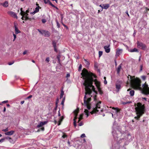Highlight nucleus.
Segmentation results:
<instances>
[{"label": "nucleus", "instance_id": "obj_1", "mask_svg": "<svg viewBox=\"0 0 149 149\" xmlns=\"http://www.w3.org/2000/svg\"><path fill=\"white\" fill-rule=\"evenodd\" d=\"M81 75L83 79L84 80L83 85L85 86L86 95H91L92 91L94 92L96 94H97V92L95 90V87L93 85L94 79L93 77L96 78V76L92 72H89L87 70L84 68L82 70Z\"/></svg>", "mask_w": 149, "mask_h": 149}, {"label": "nucleus", "instance_id": "obj_2", "mask_svg": "<svg viewBox=\"0 0 149 149\" xmlns=\"http://www.w3.org/2000/svg\"><path fill=\"white\" fill-rule=\"evenodd\" d=\"M127 78L130 82L131 87L134 89H138L141 88V81L138 78H135V76L128 75Z\"/></svg>", "mask_w": 149, "mask_h": 149}, {"label": "nucleus", "instance_id": "obj_3", "mask_svg": "<svg viewBox=\"0 0 149 149\" xmlns=\"http://www.w3.org/2000/svg\"><path fill=\"white\" fill-rule=\"evenodd\" d=\"M137 107L135 108L137 116H135V119L137 120H139L140 117L144 113L145 111V106L144 104L142 105L140 102L137 104Z\"/></svg>", "mask_w": 149, "mask_h": 149}, {"label": "nucleus", "instance_id": "obj_4", "mask_svg": "<svg viewBox=\"0 0 149 149\" xmlns=\"http://www.w3.org/2000/svg\"><path fill=\"white\" fill-rule=\"evenodd\" d=\"M21 12L20 14L22 16L21 18L23 20H26L28 19V17L27 16L28 10H26V12H24L22 10V8L20 9Z\"/></svg>", "mask_w": 149, "mask_h": 149}, {"label": "nucleus", "instance_id": "obj_5", "mask_svg": "<svg viewBox=\"0 0 149 149\" xmlns=\"http://www.w3.org/2000/svg\"><path fill=\"white\" fill-rule=\"evenodd\" d=\"M101 103V101H100L96 104L95 107L94 108L92 111L90 112V113L91 114L96 113L99 111V110L97 109L100 108V104Z\"/></svg>", "mask_w": 149, "mask_h": 149}, {"label": "nucleus", "instance_id": "obj_6", "mask_svg": "<svg viewBox=\"0 0 149 149\" xmlns=\"http://www.w3.org/2000/svg\"><path fill=\"white\" fill-rule=\"evenodd\" d=\"M143 92L144 94L146 95L149 94V88L147 84L145 82L143 85Z\"/></svg>", "mask_w": 149, "mask_h": 149}, {"label": "nucleus", "instance_id": "obj_7", "mask_svg": "<svg viewBox=\"0 0 149 149\" xmlns=\"http://www.w3.org/2000/svg\"><path fill=\"white\" fill-rule=\"evenodd\" d=\"M94 81L95 82L96 86L97 88L98 91H99L100 94V95H102L103 94V92L100 87V85L99 82L97 81L96 79L94 80Z\"/></svg>", "mask_w": 149, "mask_h": 149}, {"label": "nucleus", "instance_id": "obj_8", "mask_svg": "<svg viewBox=\"0 0 149 149\" xmlns=\"http://www.w3.org/2000/svg\"><path fill=\"white\" fill-rule=\"evenodd\" d=\"M136 44L137 47L139 48L144 50L146 48L145 45L143 44L142 42L137 41Z\"/></svg>", "mask_w": 149, "mask_h": 149}, {"label": "nucleus", "instance_id": "obj_9", "mask_svg": "<svg viewBox=\"0 0 149 149\" xmlns=\"http://www.w3.org/2000/svg\"><path fill=\"white\" fill-rule=\"evenodd\" d=\"M86 95H85L84 99V103L85 104H90L89 103L90 102L91 100V97H89L87 99L86 97Z\"/></svg>", "mask_w": 149, "mask_h": 149}, {"label": "nucleus", "instance_id": "obj_10", "mask_svg": "<svg viewBox=\"0 0 149 149\" xmlns=\"http://www.w3.org/2000/svg\"><path fill=\"white\" fill-rule=\"evenodd\" d=\"M8 14L11 17L17 19V16L16 13L12 11H8L7 12Z\"/></svg>", "mask_w": 149, "mask_h": 149}, {"label": "nucleus", "instance_id": "obj_11", "mask_svg": "<svg viewBox=\"0 0 149 149\" xmlns=\"http://www.w3.org/2000/svg\"><path fill=\"white\" fill-rule=\"evenodd\" d=\"M0 5L4 7L7 8L8 6V2L7 1H5L3 3H1Z\"/></svg>", "mask_w": 149, "mask_h": 149}, {"label": "nucleus", "instance_id": "obj_12", "mask_svg": "<svg viewBox=\"0 0 149 149\" xmlns=\"http://www.w3.org/2000/svg\"><path fill=\"white\" fill-rule=\"evenodd\" d=\"M15 132V131L11 130L10 131H8L6 132H5L4 134L6 135L10 136L13 135Z\"/></svg>", "mask_w": 149, "mask_h": 149}, {"label": "nucleus", "instance_id": "obj_13", "mask_svg": "<svg viewBox=\"0 0 149 149\" xmlns=\"http://www.w3.org/2000/svg\"><path fill=\"white\" fill-rule=\"evenodd\" d=\"M47 123V121H44L43 122H40V123L37 126L38 128L42 127L43 125L46 124Z\"/></svg>", "mask_w": 149, "mask_h": 149}, {"label": "nucleus", "instance_id": "obj_14", "mask_svg": "<svg viewBox=\"0 0 149 149\" xmlns=\"http://www.w3.org/2000/svg\"><path fill=\"white\" fill-rule=\"evenodd\" d=\"M14 27L15 28V32L16 34H17L20 32V31L18 30L17 26V24L15 23H14Z\"/></svg>", "mask_w": 149, "mask_h": 149}, {"label": "nucleus", "instance_id": "obj_15", "mask_svg": "<svg viewBox=\"0 0 149 149\" xmlns=\"http://www.w3.org/2000/svg\"><path fill=\"white\" fill-rule=\"evenodd\" d=\"M40 7L38 6L37 7H36L35 8V10L33 12H31L30 14L33 15L36 13L38 12L39 11Z\"/></svg>", "mask_w": 149, "mask_h": 149}, {"label": "nucleus", "instance_id": "obj_16", "mask_svg": "<svg viewBox=\"0 0 149 149\" xmlns=\"http://www.w3.org/2000/svg\"><path fill=\"white\" fill-rule=\"evenodd\" d=\"M123 50L122 49H117L116 52V54L118 56L120 55L122 53Z\"/></svg>", "mask_w": 149, "mask_h": 149}, {"label": "nucleus", "instance_id": "obj_17", "mask_svg": "<svg viewBox=\"0 0 149 149\" xmlns=\"http://www.w3.org/2000/svg\"><path fill=\"white\" fill-rule=\"evenodd\" d=\"M104 48L105 50V52L107 53H109L110 51V49L109 48V46H105L104 47Z\"/></svg>", "mask_w": 149, "mask_h": 149}, {"label": "nucleus", "instance_id": "obj_18", "mask_svg": "<svg viewBox=\"0 0 149 149\" xmlns=\"http://www.w3.org/2000/svg\"><path fill=\"white\" fill-rule=\"evenodd\" d=\"M43 34L46 37H48L50 36V33L49 31H46L45 30L43 31Z\"/></svg>", "mask_w": 149, "mask_h": 149}, {"label": "nucleus", "instance_id": "obj_19", "mask_svg": "<svg viewBox=\"0 0 149 149\" xmlns=\"http://www.w3.org/2000/svg\"><path fill=\"white\" fill-rule=\"evenodd\" d=\"M52 45L54 47V51L55 52H57V50L56 49V42L55 41H53L52 42Z\"/></svg>", "mask_w": 149, "mask_h": 149}, {"label": "nucleus", "instance_id": "obj_20", "mask_svg": "<svg viewBox=\"0 0 149 149\" xmlns=\"http://www.w3.org/2000/svg\"><path fill=\"white\" fill-rule=\"evenodd\" d=\"M64 118L63 116H62L60 118V119L58 122V125H59L61 124V123L63 120V119H64Z\"/></svg>", "mask_w": 149, "mask_h": 149}, {"label": "nucleus", "instance_id": "obj_21", "mask_svg": "<svg viewBox=\"0 0 149 149\" xmlns=\"http://www.w3.org/2000/svg\"><path fill=\"white\" fill-rule=\"evenodd\" d=\"M79 108H77L76 110H75L74 111V115H78V114L79 111Z\"/></svg>", "mask_w": 149, "mask_h": 149}, {"label": "nucleus", "instance_id": "obj_22", "mask_svg": "<svg viewBox=\"0 0 149 149\" xmlns=\"http://www.w3.org/2000/svg\"><path fill=\"white\" fill-rule=\"evenodd\" d=\"M103 8L105 9H107L110 6L109 4H103Z\"/></svg>", "mask_w": 149, "mask_h": 149}, {"label": "nucleus", "instance_id": "obj_23", "mask_svg": "<svg viewBox=\"0 0 149 149\" xmlns=\"http://www.w3.org/2000/svg\"><path fill=\"white\" fill-rule=\"evenodd\" d=\"M121 66H122V64H120L118 66V68L117 69V72L118 74L119 73L120 71V69L121 68Z\"/></svg>", "mask_w": 149, "mask_h": 149}, {"label": "nucleus", "instance_id": "obj_24", "mask_svg": "<svg viewBox=\"0 0 149 149\" xmlns=\"http://www.w3.org/2000/svg\"><path fill=\"white\" fill-rule=\"evenodd\" d=\"M134 94V91L133 90H131L130 92V94L131 96H133Z\"/></svg>", "mask_w": 149, "mask_h": 149}, {"label": "nucleus", "instance_id": "obj_25", "mask_svg": "<svg viewBox=\"0 0 149 149\" xmlns=\"http://www.w3.org/2000/svg\"><path fill=\"white\" fill-rule=\"evenodd\" d=\"M84 112L87 116V117H88L89 116V111L87 109H85L84 110Z\"/></svg>", "mask_w": 149, "mask_h": 149}, {"label": "nucleus", "instance_id": "obj_26", "mask_svg": "<svg viewBox=\"0 0 149 149\" xmlns=\"http://www.w3.org/2000/svg\"><path fill=\"white\" fill-rule=\"evenodd\" d=\"M83 114H81L80 115L79 117V118L78 122H79L81 119H83Z\"/></svg>", "mask_w": 149, "mask_h": 149}, {"label": "nucleus", "instance_id": "obj_27", "mask_svg": "<svg viewBox=\"0 0 149 149\" xmlns=\"http://www.w3.org/2000/svg\"><path fill=\"white\" fill-rule=\"evenodd\" d=\"M130 52H138V50L137 49L134 48L133 49H131Z\"/></svg>", "mask_w": 149, "mask_h": 149}, {"label": "nucleus", "instance_id": "obj_28", "mask_svg": "<svg viewBox=\"0 0 149 149\" xmlns=\"http://www.w3.org/2000/svg\"><path fill=\"white\" fill-rule=\"evenodd\" d=\"M143 24V27H145V26L147 24L146 22H145V21H143V22H139V25H140V24Z\"/></svg>", "mask_w": 149, "mask_h": 149}, {"label": "nucleus", "instance_id": "obj_29", "mask_svg": "<svg viewBox=\"0 0 149 149\" xmlns=\"http://www.w3.org/2000/svg\"><path fill=\"white\" fill-rule=\"evenodd\" d=\"M121 86L120 84H117L116 85V88L117 89H118V91H119V89L120 88Z\"/></svg>", "mask_w": 149, "mask_h": 149}, {"label": "nucleus", "instance_id": "obj_30", "mask_svg": "<svg viewBox=\"0 0 149 149\" xmlns=\"http://www.w3.org/2000/svg\"><path fill=\"white\" fill-rule=\"evenodd\" d=\"M112 109H115L116 110V112L117 113L118 112L120 111V109L118 108H117V107L115 108V107H113Z\"/></svg>", "mask_w": 149, "mask_h": 149}, {"label": "nucleus", "instance_id": "obj_31", "mask_svg": "<svg viewBox=\"0 0 149 149\" xmlns=\"http://www.w3.org/2000/svg\"><path fill=\"white\" fill-rule=\"evenodd\" d=\"M10 143H14L15 142V141L11 138L8 141Z\"/></svg>", "mask_w": 149, "mask_h": 149}, {"label": "nucleus", "instance_id": "obj_32", "mask_svg": "<svg viewBox=\"0 0 149 149\" xmlns=\"http://www.w3.org/2000/svg\"><path fill=\"white\" fill-rule=\"evenodd\" d=\"M87 107V109L89 110L91 108V104H85Z\"/></svg>", "mask_w": 149, "mask_h": 149}, {"label": "nucleus", "instance_id": "obj_33", "mask_svg": "<svg viewBox=\"0 0 149 149\" xmlns=\"http://www.w3.org/2000/svg\"><path fill=\"white\" fill-rule=\"evenodd\" d=\"M45 130L44 127H42L40 128L37 131V132H39L40 130L44 131Z\"/></svg>", "mask_w": 149, "mask_h": 149}, {"label": "nucleus", "instance_id": "obj_34", "mask_svg": "<svg viewBox=\"0 0 149 149\" xmlns=\"http://www.w3.org/2000/svg\"><path fill=\"white\" fill-rule=\"evenodd\" d=\"M64 92L62 91H61V94L60 96V99H61V98H62L63 96L64 95Z\"/></svg>", "mask_w": 149, "mask_h": 149}, {"label": "nucleus", "instance_id": "obj_35", "mask_svg": "<svg viewBox=\"0 0 149 149\" xmlns=\"http://www.w3.org/2000/svg\"><path fill=\"white\" fill-rule=\"evenodd\" d=\"M62 137L64 139L67 138L68 137V136L66 135L65 134L63 133V135Z\"/></svg>", "mask_w": 149, "mask_h": 149}, {"label": "nucleus", "instance_id": "obj_36", "mask_svg": "<svg viewBox=\"0 0 149 149\" xmlns=\"http://www.w3.org/2000/svg\"><path fill=\"white\" fill-rule=\"evenodd\" d=\"M94 66L95 68L97 69L98 68V64L96 62H95L94 65Z\"/></svg>", "mask_w": 149, "mask_h": 149}, {"label": "nucleus", "instance_id": "obj_37", "mask_svg": "<svg viewBox=\"0 0 149 149\" xmlns=\"http://www.w3.org/2000/svg\"><path fill=\"white\" fill-rule=\"evenodd\" d=\"M84 60L85 61V63H86V64L87 65H89V64H90V63H89V62L87 61L86 59H84Z\"/></svg>", "mask_w": 149, "mask_h": 149}, {"label": "nucleus", "instance_id": "obj_38", "mask_svg": "<svg viewBox=\"0 0 149 149\" xmlns=\"http://www.w3.org/2000/svg\"><path fill=\"white\" fill-rule=\"evenodd\" d=\"M8 130H9L8 128V127H7L5 129L3 130L2 131L3 132H8Z\"/></svg>", "mask_w": 149, "mask_h": 149}, {"label": "nucleus", "instance_id": "obj_39", "mask_svg": "<svg viewBox=\"0 0 149 149\" xmlns=\"http://www.w3.org/2000/svg\"><path fill=\"white\" fill-rule=\"evenodd\" d=\"M38 30L40 32V34H43V31H44L43 30H42V31H40L39 29H38Z\"/></svg>", "mask_w": 149, "mask_h": 149}, {"label": "nucleus", "instance_id": "obj_40", "mask_svg": "<svg viewBox=\"0 0 149 149\" xmlns=\"http://www.w3.org/2000/svg\"><path fill=\"white\" fill-rule=\"evenodd\" d=\"M14 61H12V62H9L8 63V64L9 65H12V64H13V63H14Z\"/></svg>", "mask_w": 149, "mask_h": 149}, {"label": "nucleus", "instance_id": "obj_41", "mask_svg": "<svg viewBox=\"0 0 149 149\" xmlns=\"http://www.w3.org/2000/svg\"><path fill=\"white\" fill-rule=\"evenodd\" d=\"M56 23L57 24V26L58 27V28H59L60 27V25L59 24V23L58 22L57 20H56Z\"/></svg>", "mask_w": 149, "mask_h": 149}, {"label": "nucleus", "instance_id": "obj_42", "mask_svg": "<svg viewBox=\"0 0 149 149\" xmlns=\"http://www.w3.org/2000/svg\"><path fill=\"white\" fill-rule=\"evenodd\" d=\"M103 52L101 51H99V56H101Z\"/></svg>", "mask_w": 149, "mask_h": 149}, {"label": "nucleus", "instance_id": "obj_43", "mask_svg": "<svg viewBox=\"0 0 149 149\" xmlns=\"http://www.w3.org/2000/svg\"><path fill=\"white\" fill-rule=\"evenodd\" d=\"M81 68H82V65L81 64H80L79 66V69H78V71H80L81 70Z\"/></svg>", "mask_w": 149, "mask_h": 149}, {"label": "nucleus", "instance_id": "obj_44", "mask_svg": "<svg viewBox=\"0 0 149 149\" xmlns=\"http://www.w3.org/2000/svg\"><path fill=\"white\" fill-rule=\"evenodd\" d=\"M77 115H74V119H73L74 121H76V120L77 118Z\"/></svg>", "mask_w": 149, "mask_h": 149}, {"label": "nucleus", "instance_id": "obj_45", "mask_svg": "<svg viewBox=\"0 0 149 149\" xmlns=\"http://www.w3.org/2000/svg\"><path fill=\"white\" fill-rule=\"evenodd\" d=\"M65 100V99L64 98L63 99V100H62V101L61 102V104L63 105H64V102Z\"/></svg>", "mask_w": 149, "mask_h": 149}, {"label": "nucleus", "instance_id": "obj_46", "mask_svg": "<svg viewBox=\"0 0 149 149\" xmlns=\"http://www.w3.org/2000/svg\"><path fill=\"white\" fill-rule=\"evenodd\" d=\"M143 65H141L140 66V71L141 72L142 70V68H143Z\"/></svg>", "mask_w": 149, "mask_h": 149}, {"label": "nucleus", "instance_id": "obj_47", "mask_svg": "<svg viewBox=\"0 0 149 149\" xmlns=\"http://www.w3.org/2000/svg\"><path fill=\"white\" fill-rule=\"evenodd\" d=\"M42 21L43 23H44L46 22V20L45 19H42Z\"/></svg>", "mask_w": 149, "mask_h": 149}, {"label": "nucleus", "instance_id": "obj_48", "mask_svg": "<svg viewBox=\"0 0 149 149\" xmlns=\"http://www.w3.org/2000/svg\"><path fill=\"white\" fill-rule=\"evenodd\" d=\"M43 1H44V3L46 4L49 1V0H43Z\"/></svg>", "mask_w": 149, "mask_h": 149}, {"label": "nucleus", "instance_id": "obj_49", "mask_svg": "<svg viewBox=\"0 0 149 149\" xmlns=\"http://www.w3.org/2000/svg\"><path fill=\"white\" fill-rule=\"evenodd\" d=\"M13 36L14 38V39L13 40V41H14L15 40V39L16 38V35H15V34H14V33L13 34Z\"/></svg>", "mask_w": 149, "mask_h": 149}, {"label": "nucleus", "instance_id": "obj_50", "mask_svg": "<svg viewBox=\"0 0 149 149\" xmlns=\"http://www.w3.org/2000/svg\"><path fill=\"white\" fill-rule=\"evenodd\" d=\"M74 125L75 127H76L77 126L76 124V121H74Z\"/></svg>", "mask_w": 149, "mask_h": 149}, {"label": "nucleus", "instance_id": "obj_51", "mask_svg": "<svg viewBox=\"0 0 149 149\" xmlns=\"http://www.w3.org/2000/svg\"><path fill=\"white\" fill-rule=\"evenodd\" d=\"M57 59H58V62L60 63V57L61 56H57Z\"/></svg>", "mask_w": 149, "mask_h": 149}, {"label": "nucleus", "instance_id": "obj_52", "mask_svg": "<svg viewBox=\"0 0 149 149\" xmlns=\"http://www.w3.org/2000/svg\"><path fill=\"white\" fill-rule=\"evenodd\" d=\"M85 137V134H82L81 136V138H84Z\"/></svg>", "mask_w": 149, "mask_h": 149}, {"label": "nucleus", "instance_id": "obj_53", "mask_svg": "<svg viewBox=\"0 0 149 149\" xmlns=\"http://www.w3.org/2000/svg\"><path fill=\"white\" fill-rule=\"evenodd\" d=\"M10 138L11 137H9V136H7V137H6L5 138H4V139H6L7 140H8V141H9V140L10 139Z\"/></svg>", "mask_w": 149, "mask_h": 149}, {"label": "nucleus", "instance_id": "obj_54", "mask_svg": "<svg viewBox=\"0 0 149 149\" xmlns=\"http://www.w3.org/2000/svg\"><path fill=\"white\" fill-rule=\"evenodd\" d=\"M46 61L47 62H48L49 61V57H47L46 59Z\"/></svg>", "mask_w": 149, "mask_h": 149}, {"label": "nucleus", "instance_id": "obj_55", "mask_svg": "<svg viewBox=\"0 0 149 149\" xmlns=\"http://www.w3.org/2000/svg\"><path fill=\"white\" fill-rule=\"evenodd\" d=\"M5 139H1L0 140V142H3Z\"/></svg>", "mask_w": 149, "mask_h": 149}, {"label": "nucleus", "instance_id": "obj_56", "mask_svg": "<svg viewBox=\"0 0 149 149\" xmlns=\"http://www.w3.org/2000/svg\"><path fill=\"white\" fill-rule=\"evenodd\" d=\"M125 13L127 14V16L128 17H130L129 15L128 14V11L127 10L126 11Z\"/></svg>", "mask_w": 149, "mask_h": 149}, {"label": "nucleus", "instance_id": "obj_57", "mask_svg": "<svg viewBox=\"0 0 149 149\" xmlns=\"http://www.w3.org/2000/svg\"><path fill=\"white\" fill-rule=\"evenodd\" d=\"M8 100H6V101H4L3 102H2V103H7L8 102Z\"/></svg>", "mask_w": 149, "mask_h": 149}, {"label": "nucleus", "instance_id": "obj_58", "mask_svg": "<svg viewBox=\"0 0 149 149\" xmlns=\"http://www.w3.org/2000/svg\"><path fill=\"white\" fill-rule=\"evenodd\" d=\"M27 53V51H24L23 53V55H25Z\"/></svg>", "mask_w": 149, "mask_h": 149}, {"label": "nucleus", "instance_id": "obj_59", "mask_svg": "<svg viewBox=\"0 0 149 149\" xmlns=\"http://www.w3.org/2000/svg\"><path fill=\"white\" fill-rule=\"evenodd\" d=\"M97 95H95L94 96V100H96Z\"/></svg>", "mask_w": 149, "mask_h": 149}, {"label": "nucleus", "instance_id": "obj_60", "mask_svg": "<svg viewBox=\"0 0 149 149\" xmlns=\"http://www.w3.org/2000/svg\"><path fill=\"white\" fill-rule=\"evenodd\" d=\"M83 123L81 122H80V123H79V126H82V125H83Z\"/></svg>", "mask_w": 149, "mask_h": 149}, {"label": "nucleus", "instance_id": "obj_61", "mask_svg": "<svg viewBox=\"0 0 149 149\" xmlns=\"http://www.w3.org/2000/svg\"><path fill=\"white\" fill-rule=\"evenodd\" d=\"M104 83L105 84H107V81L106 80H104Z\"/></svg>", "mask_w": 149, "mask_h": 149}, {"label": "nucleus", "instance_id": "obj_62", "mask_svg": "<svg viewBox=\"0 0 149 149\" xmlns=\"http://www.w3.org/2000/svg\"><path fill=\"white\" fill-rule=\"evenodd\" d=\"M24 101H22L21 102V104H22L24 103Z\"/></svg>", "mask_w": 149, "mask_h": 149}, {"label": "nucleus", "instance_id": "obj_63", "mask_svg": "<svg viewBox=\"0 0 149 149\" xmlns=\"http://www.w3.org/2000/svg\"><path fill=\"white\" fill-rule=\"evenodd\" d=\"M48 3H49V4L51 6L52 4L49 1V2Z\"/></svg>", "mask_w": 149, "mask_h": 149}, {"label": "nucleus", "instance_id": "obj_64", "mask_svg": "<svg viewBox=\"0 0 149 149\" xmlns=\"http://www.w3.org/2000/svg\"><path fill=\"white\" fill-rule=\"evenodd\" d=\"M70 75L69 74H67V75H66L67 77H70Z\"/></svg>", "mask_w": 149, "mask_h": 149}]
</instances>
